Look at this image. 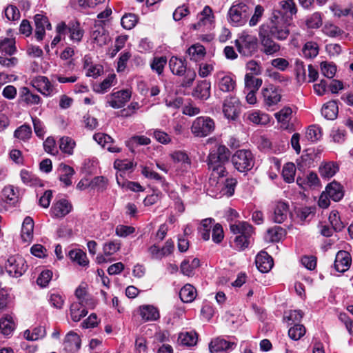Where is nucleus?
Instances as JSON below:
<instances>
[{
    "mask_svg": "<svg viewBox=\"0 0 353 353\" xmlns=\"http://www.w3.org/2000/svg\"><path fill=\"white\" fill-rule=\"evenodd\" d=\"M231 152L224 145L212 148L208 157V165L214 176L223 177L226 173L225 165L228 162Z\"/></svg>",
    "mask_w": 353,
    "mask_h": 353,
    "instance_id": "obj_1",
    "label": "nucleus"
},
{
    "mask_svg": "<svg viewBox=\"0 0 353 353\" xmlns=\"http://www.w3.org/2000/svg\"><path fill=\"white\" fill-rule=\"evenodd\" d=\"M254 8V3L250 0H236L233 2L228 11L230 23L235 26L244 25Z\"/></svg>",
    "mask_w": 353,
    "mask_h": 353,
    "instance_id": "obj_2",
    "label": "nucleus"
},
{
    "mask_svg": "<svg viewBox=\"0 0 353 353\" xmlns=\"http://www.w3.org/2000/svg\"><path fill=\"white\" fill-rule=\"evenodd\" d=\"M264 30L268 36L283 41L288 38L290 30L285 19L282 16L274 15L268 23L262 24L259 31Z\"/></svg>",
    "mask_w": 353,
    "mask_h": 353,
    "instance_id": "obj_3",
    "label": "nucleus"
},
{
    "mask_svg": "<svg viewBox=\"0 0 353 353\" xmlns=\"http://www.w3.org/2000/svg\"><path fill=\"white\" fill-rule=\"evenodd\" d=\"M231 161L234 168L241 172L250 170L254 165V158L248 150H239L232 156Z\"/></svg>",
    "mask_w": 353,
    "mask_h": 353,
    "instance_id": "obj_4",
    "label": "nucleus"
},
{
    "mask_svg": "<svg viewBox=\"0 0 353 353\" xmlns=\"http://www.w3.org/2000/svg\"><path fill=\"white\" fill-rule=\"evenodd\" d=\"M215 128L212 119L208 117H199L194 119L191 125V132L196 137H205L210 134Z\"/></svg>",
    "mask_w": 353,
    "mask_h": 353,
    "instance_id": "obj_5",
    "label": "nucleus"
},
{
    "mask_svg": "<svg viewBox=\"0 0 353 353\" xmlns=\"http://www.w3.org/2000/svg\"><path fill=\"white\" fill-rule=\"evenodd\" d=\"M214 85L223 93L233 92L236 88V83L232 74L223 70L217 71L214 74Z\"/></svg>",
    "mask_w": 353,
    "mask_h": 353,
    "instance_id": "obj_6",
    "label": "nucleus"
},
{
    "mask_svg": "<svg viewBox=\"0 0 353 353\" xmlns=\"http://www.w3.org/2000/svg\"><path fill=\"white\" fill-rule=\"evenodd\" d=\"M235 43L238 52L243 56L251 57L257 50V39L254 36L243 33Z\"/></svg>",
    "mask_w": 353,
    "mask_h": 353,
    "instance_id": "obj_7",
    "label": "nucleus"
},
{
    "mask_svg": "<svg viewBox=\"0 0 353 353\" xmlns=\"http://www.w3.org/2000/svg\"><path fill=\"white\" fill-rule=\"evenodd\" d=\"M8 273L15 277H19L24 274L27 269L25 259L20 255L10 256L5 265Z\"/></svg>",
    "mask_w": 353,
    "mask_h": 353,
    "instance_id": "obj_8",
    "label": "nucleus"
},
{
    "mask_svg": "<svg viewBox=\"0 0 353 353\" xmlns=\"http://www.w3.org/2000/svg\"><path fill=\"white\" fill-rule=\"evenodd\" d=\"M241 106L239 99L234 96L227 97L223 103V112L230 120H236L240 113Z\"/></svg>",
    "mask_w": 353,
    "mask_h": 353,
    "instance_id": "obj_9",
    "label": "nucleus"
},
{
    "mask_svg": "<svg viewBox=\"0 0 353 353\" xmlns=\"http://www.w3.org/2000/svg\"><path fill=\"white\" fill-rule=\"evenodd\" d=\"M261 51L266 55H274L281 50V46L263 30L259 32Z\"/></svg>",
    "mask_w": 353,
    "mask_h": 353,
    "instance_id": "obj_10",
    "label": "nucleus"
},
{
    "mask_svg": "<svg viewBox=\"0 0 353 353\" xmlns=\"http://www.w3.org/2000/svg\"><path fill=\"white\" fill-rule=\"evenodd\" d=\"M131 92L128 90H122L108 95L107 103L113 108L119 109L123 107L130 100Z\"/></svg>",
    "mask_w": 353,
    "mask_h": 353,
    "instance_id": "obj_11",
    "label": "nucleus"
},
{
    "mask_svg": "<svg viewBox=\"0 0 353 353\" xmlns=\"http://www.w3.org/2000/svg\"><path fill=\"white\" fill-rule=\"evenodd\" d=\"M30 83L45 97H50L54 93V85L46 77L37 76L31 80Z\"/></svg>",
    "mask_w": 353,
    "mask_h": 353,
    "instance_id": "obj_12",
    "label": "nucleus"
},
{
    "mask_svg": "<svg viewBox=\"0 0 353 353\" xmlns=\"http://www.w3.org/2000/svg\"><path fill=\"white\" fill-rule=\"evenodd\" d=\"M135 312L141 316L142 321L144 323L155 321L160 318L159 309L152 305H140Z\"/></svg>",
    "mask_w": 353,
    "mask_h": 353,
    "instance_id": "obj_13",
    "label": "nucleus"
},
{
    "mask_svg": "<svg viewBox=\"0 0 353 353\" xmlns=\"http://www.w3.org/2000/svg\"><path fill=\"white\" fill-rule=\"evenodd\" d=\"M34 21L35 24V37L38 41H42L46 35V29L51 30L52 26L48 17L41 14H35Z\"/></svg>",
    "mask_w": 353,
    "mask_h": 353,
    "instance_id": "obj_14",
    "label": "nucleus"
},
{
    "mask_svg": "<svg viewBox=\"0 0 353 353\" xmlns=\"http://www.w3.org/2000/svg\"><path fill=\"white\" fill-rule=\"evenodd\" d=\"M263 103L268 108L276 105L281 99L279 90L273 85H270L262 90Z\"/></svg>",
    "mask_w": 353,
    "mask_h": 353,
    "instance_id": "obj_15",
    "label": "nucleus"
},
{
    "mask_svg": "<svg viewBox=\"0 0 353 353\" xmlns=\"http://www.w3.org/2000/svg\"><path fill=\"white\" fill-rule=\"evenodd\" d=\"M352 264V257L350 254L345 250H340L336 253L334 263V269L343 273L350 268Z\"/></svg>",
    "mask_w": 353,
    "mask_h": 353,
    "instance_id": "obj_16",
    "label": "nucleus"
},
{
    "mask_svg": "<svg viewBox=\"0 0 353 353\" xmlns=\"http://www.w3.org/2000/svg\"><path fill=\"white\" fill-rule=\"evenodd\" d=\"M236 343L217 337L213 339L209 344V350L211 353H217L222 351H228L234 349Z\"/></svg>",
    "mask_w": 353,
    "mask_h": 353,
    "instance_id": "obj_17",
    "label": "nucleus"
},
{
    "mask_svg": "<svg viewBox=\"0 0 353 353\" xmlns=\"http://www.w3.org/2000/svg\"><path fill=\"white\" fill-rule=\"evenodd\" d=\"M255 263L258 270L261 272H268L274 265L272 258L263 251L256 255Z\"/></svg>",
    "mask_w": 353,
    "mask_h": 353,
    "instance_id": "obj_18",
    "label": "nucleus"
},
{
    "mask_svg": "<svg viewBox=\"0 0 353 353\" xmlns=\"http://www.w3.org/2000/svg\"><path fill=\"white\" fill-rule=\"evenodd\" d=\"M64 348L69 352L73 353L78 351L81 347L79 336L71 331L67 334L64 340Z\"/></svg>",
    "mask_w": 353,
    "mask_h": 353,
    "instance_id": "obj_19",
    "label": "nucleus"
},
{
    "mask_svg": "<svg viewBox=\"0 0 353 353\" xmlns=\"http://www.w3.org/2000/svg\"><path fill=\"white\" fill-rule=\"evenodd\" d=\"M231 232L239 236H245L247 237H252L254 234V228L252 225L245 221H238L234 224L230 225Z\"/></svg>",
    "mask_w": 353,
    "mask_h": 353,
    "instance_id": "obj_20",
    "label": "nucleus"
},
{
    "mask_svg": "<svg viewBox=\"0 0 353 353\" xmlns=\"http://www.w3.org/2000/svg\"><path fill=\"white\" fill-rule=\"evenodd\" d=\"M91 38L99 46L106 45L110 40L105 28L101 26H95L91 34Z\"/></svg>",
    "mask_w": 353,
    "mask_h": 353,
    "instance_id": "obj_21",
    "label": "nucleus"
},
{
    "mask_svg": "<svg viewBox=\"0 0 353 353\" xmlns=\"http://www.w3.org/2000/svg\"><path fill=\"white\" fill-rule=\"evenodd\" d=\"M210 83L204 80L199 81L193 90L194 97L201 100H207L210 97Z\"/></svg>",
    "mask_w": 353,
    "mask_h": 353,
    "instance_id": "obj_22",
    "label": "nucleus"
},
{
    "mask_svg": "<svg viewBox=\"0 0 353 353\" xmlns=\"http://www.w3.org/2000/svg\"><path fill=\"white\" fill-rule=\"evenodd\" d=\"M34 221L32 217L26 216L22 223L21 239L25 243H30L33 239Z\"/></svg>",
    "mask_w": 353,
    "mask_h": 353,
    "instance_id": "obj_23",
    "label": "nucleus"
},
{
    "mask_svg": "<svg viewBox=\"0 0 353 353\" xmlns=\"http://www.w3.org/2000/svg\"><path fill=\"white\" fill-rule=\"evenodd\" d=\"M93 138L99 145L106 148L111 152H119L121 151L119 147L112 145V138L106 134L97 133Z\"/></svg>",
    "mask_w": 353,
    "mask_h": 353,
    "instance_id": "obj_24",
    "label": "nucleus"
},
{
    "mask_svg": "<svg viewBox=\"0 0 353 353\" xmlns=\"http://www.w3.org/2000/svg\"><path fill=\"white\" fill-rule=\"evenodd\" d=\"M325 193L334 201H339L344 196L343 186L335 181L326 186Z\"/></svg>",
    "mask_w": 353,
    "mask_h": 353,
    "instance_id": "obj_25",
    "label": "nucleus"
},
{
    "mask_svg": "<svg viewBox=\"0 0 353 353\" xmlns=\"http://www.w3.org/2000/svg\"><path fill=\"white\" fill-rule=\"evenodd\" d=\"M339 170V165L334 161L323 162L319 168V172L322 178L330 179L334 176Z\"/></svg>",
    "mask_w": 353,
    "mask_h": 353,
    "instance_id": "obj_26",
    "label": "nucleus"
},
{
    "mask_svg": "<svg viewBox=\"0 0 353 353\" xmlns=\"http://www.w3.org/2000/svg\"><path fill=\"white\" fill-rule=\"evenodd\" d=\"M72 209V205L65 199H61L54 204L51 209L52 216L59 218L67 215Z\"/></svg>",
    "mask_w": 353,
    "mask_h": 353,
    "instance_id": "obj_27",
    "label": "nucleus"
},
{
    "mask_svg": "<svg viewBox=\"0 0 353 353\" xmlns=\"http://www.w3.org/2000/svg\"><path fill=\"white\" fill-rule=\"evenodd\" d=\"M169 67L171 72L178 76H183L188 69L185 61L176 57H172L169 61Z\"/></svg>",
    "mask_w": 353,
    "mask_h": 353,
    "instance_id": "obj_28",
    "label": "nucleus"
},
{
    "mask_svg": "<svg viewBox=\"0 0 353 353\" xmlns=\"http://www.w3.org/2000/svg\"><path fill=\"white\" fill-rule=\"evenodd\" d=\"M288 205L283 201H278L274 207V222L281 223L287 219L288 214Z\"/></svg>",
    "mask_w": 353,
    "mask_h": 353,
    "instance_id": "obj_29",
    "label": "nucleus"
},
{
    "mask_svg": "<svg viewBox=\"0 0 353 353\" xmlns=\"http://www.w3.org/2000/svg\"><path fill=\"white\" fill-rule=\"evenodd\" d=\"M85 305H88V303H85L83 304V301L71 304L70 316L74 322L79 321L83 317L87 315L88 311L85 307Z\"/></svg>",
    "mask_w": 353,
    "mask_h": 353,
    "instance_id": "obj_30",
    "label": "nucleus"
},
{
    "mask_svg": "<svg viewBox=\"0 0 353 353\" xmlns=\"http://www.w3.org/2000/svg\"><path fill=\"white\" fill-rule=\"evenodd\" d=\"M292 110L290 107H284L280 111L275 113L274 116L281 127L283 129H288L289 122L292 119Z\"/></svg>",
    "mask_w": 353,
    "mask_h": 353,
    "instance_id": "obj_31",
    "label": "nucleus"
},
{
    "mask_svg": "<svg viewBox=\"0 0 353 353\" xmlns=\"http://www.w3.org/2000/svg\"><path fill=\"white\" fill-rule=\"evenodd\" d=\"M15 39L12 38H3L0 39V52L4 55L12 56L17 52Z\"/></svg>",
    "mask_w": 353,
    "mask_h": 353,
    "instance_id": "obj_32",
    "label": "nucleus"
},
{
    "mask_svg": "<svg viewBox=\"0 0 353 353\" xmlns=\"http://www.w3.org/2000/svg\"><path fill=\"white\" fill-rule=\"evenodd\" d=\"M20 93L22 101L27 105H38L41 103V97L38 94L32 93L27 87H23Z\"/></svg>",
    "mask_w": 353,
    "mask_h": 353,
    "instance_id": "obj_33",
    "label": "nucleus"
},
{
    "mask_svg": "<svg viewBox=\"0 0 353 353\" xmlns=\"http://www.w3.org/2000/svg\"><path fill=\"white\" fill-rule=\"evenodd\" d=\"M248 119L253 123L266 125L270 121V116L259 110H254L248 114Z\"/></svg>",
    "mask_w": 353,
    "mask_h": 353,
    "instance_id": "obj_34",
    "label": "nucleus"
},
{
    "mask_svg": "<svg viewBox=\"0 0 353 353\" xmlns=\"http://www.w3.org/2000/svg\"><path fill=\"white\" fill-rule=\"evenodd\" d=\"M188 53L190 59L194 61H201L205 55V48L200 43H196L191 46L188 49Z\"/></svg>",
    "mask_w": 353,
    "mask_h": 353,
    "instance_id": "obj_35",
    "label": "nucleus"
},
{
    "mask_svg": "<svg viewBox=\"0 0 353 353\" xmlns=\"http://www.w3.org/2000/svg\"><path fill=\"white\" fill-rule=\"evenodd\" d=\"M196 291L194 287L190 284L184 285L179 292L181 301L184 303H191L196 298Z\"/></svg>",
    "mask_w": 353,
    "mask_h": 353,
    "instance_id": "obj_36",
    "label": "nucleus"
},
{
    "mask_svg": "<svg viewBox=\"0 0 353 353\" xmlns=\"http://www.w3.org/2000/svg\"><path fill=\"white\" fill-rule=\"evenodd\" d=\"M323 116L327 119H334L338 114V105L336 101H331L323 105L321 110Z\"/></svg>",
    "mask_w": 353,
    "mask_h": 353,
    "instance_id": "obj_37",
    "label": "nucleus"
},
{
    "mask_svg": "<svg viewBox=\"0 0 353 353\" xmlns=\"http://www.w3.org/2000/svg\"><path fill=\"white\" fill-rule=\"evenodd\" d=\"M198 339L197 334L194 332H186L180 333L178 341L183 345L194 346L196 344Z\"/></svg>",
    "mask_w": 353,
    "mask_h": 353,
    "instance_id": "obj_38",
    "label": "nucleus"
},
{
    "mask_svg": "<svg viewBox=\"0 0 353 353\" xmlns=\"http://www.w3.org/2000/svg\"><path fill=\"white\" fill-rule=\"evenodd\" d=\"M285 234V231L281 226L270 228L266 233L265 239L271 242L279 241Z\"/></svg>",
    "mask_w": 353,
    "mask_h": 353,
    "instance_id": "obj_39",
    "label": "nucleus"
},
{
    "mask_svg": "<svg viewBox=\"0 0 353 353\" xmlns=\"http://www.w3.org/2000/svg\"><path fill=\"white\" fill-rule=\"evenodd\" d=\"M15 328V323L12 317L6 315L0 320V330L3 335L8 336L12 333Z\"/></svg>",
    "mask_w": 353,
    "mask_h": 353,
    "instance_id": "obj_40",
    "label": "nucleus"
},
{
    "mask_svg": "<svg viewBox=\"0 0 353 353\" xmlns=\"http://www.w3.org/2000/svg\"><path fill=\"white\" fill-rule=\"evenodd\" d=\"M46 334V328L43 326H37L30 332L29 330H26L23 336L24 338L28 341H37L43 338Z\"/></svg>",
    "mask_w": 353,
    "mask_h": 353,
    "instance_id": "obj_41",
    "label": "nucleus"
},
{
    "mask_svg": "<svg viewBox=\"0 0 353 353\" xmlns=\"http://www.w3.org/2000/svg\"><path fill=\"white\" fill-rule=\"evenodd\" d=\"M214 18L212 10L210 7L206 6L203 8V11L199 15V22L197 24L194 25V28L196 29L197 27H200L202 25H205L208 23H211Z\"/></svg>",
    "mask_w": 353,
    "mask_h": 353,
    "instance_id": "obj_42",
    "label": "nucleus"
},
{
    "mask_svg": "<svg viewBox=\"0 0 353 353\" xmlns=\"http://www.w3.org/2000/svg\"><path fill=\"white\" fill-rule=\"evenodd\" d=\"M170 157L174 162L181 163L184 170H188L190 168L191 161L185 152L176 151L172 153Z\"/></svg>",
    "mask_w": 353,
    "mask_h": 353,
    "instance_id": "obj_43",
    "label": "nucleus"
},
{
    "mask_svg": "<svg viewBox=\"0 0 353 353\" xmlns=\"http://www.w3.org/2000/svg\"><path fill=\"white\" fill-rule=\"evenodd\" d=\"M68 32L70 33L71 40L77 42H79L81 40L84 33L80 27V24L77 22H72L69 24Z\"/></svg>",
    "mask_w": 353,
    "mask_h": 353,
    "instance_id": "obj_44",
    "label": "nucleus"
},
{
    "mask_svg": "<svg viewBox=\"0 0 353 353\" xmlns=\"http://www.w3.org/2000/svg\"><path fill=\"white\" fill-rule=\"evenodd\" d=\"M75 145V141L69 137H63L59 139V148L67 154L71 155L73 154Z\"/></svg>",
    "mask_w": 353,
    "mask_h": 353,
    "instance_id": "obj_45",
    "label": "nucleus"
},
{
    "mask_svg": "<svg viewBox=\"0 0 353 353\" xmlns=\"http://www.w3.org/2000/svg\"><path fill=\"white\" fill-rule=\"evenodd\" d=\"M319 50V46L316 42L308 41L304 45L302 52L305 58L313 59L318 55Z\"/></svg>",
    "mask_w": 353,
    "mask_h": 353,
    "instance_id": "obj_46",
    "label": "nucleus"
},
{
    "mask_svg": "<svg viewBox=\"0 0 353 353\" xmlns=\"http://www.w3.org/2000/svg\"><path fill=\"white\" fill-rule=\"evenodd\" d=\"M263 81L261 79L255 78L251 74L245 75V87L248 90L257 91L261 86Z\"/></svg>",
    "mask_w": 353,
    "mask_h": 353,
    "instance_id": "obj_47",
    "label": "nucleus"
},
{
    "mask_svg": "<svg viewBox=\"0 0 353 353\" xmlns=\"http://www.w3.org/2000/svg\"><path fill=\"white\" fill-rule=\"evenodd\" d=\"M14 136L21 141H28L32 136L31 127L28 124L21 125L15 130Z\"/></svg>",
    "mask_w": 353,
    "mask_h": 353,
    "instance_id": "obj_48",
    "label": "nucleus"
},
{
    "mask_svg": "<svg viewBox=\"0 0 353 353\" xmlns=\"http://www.w3.org/2000/svg\"><path fill=\"white\" fill-rule=\"evenodd\" d=\"M305 332L306 329L303 325L296 323L289 329L288 336L291 339L298 341L305 334Z\"/></svg>",
    "mask_w": 353,
    "mask_h": 353,
    "instance_id": "obj_49",
    "label": "nucleus"
},
{
    "mask_svg": "<svg viewBox=\"0 0 353 353\" xmlns=\"http://www.w3.org/2000/svg\"><path fill=\"white\" fill-rule=\"evenodd\" d=\"M305 137L312 142L317 141L322 137L321 128L317 125H312L309 126L306 130Z\"/></svg>",
    "mask_w": 353,
    "mask_h": 353,
    "instance_id": "obj_50",
    "label": "nucleus"
},
{
    "mask_svg": "<svg viewBox=\"0 0 353 353\" xmlns=\"http://www.w3.org/2000/svg\"><path fill=\"white\" fill-rule=\"evenodd\" d=\"M115 74L109 75L101 83L94 85L93 90L97 93H105L113 85Z\"/></svg>",
    "mask_w": 353,
    "mask_h": 353,
    "instance_id": "obj_51",
    "label": "nucleus"
},
{
    "mask_svg": "<svg viewBox=\"0 0 353 353\" xmlns=\"http://www.w3.org/2000/svg\"><path fill=\"white\" fill-rule=\"evenodd\" d=\"M108 181L103 176L94 177L90 182L89 185L92 189H97L98 191L103 192L107 188Z\"/></svg>",
    "mask_w": 353,
    "mask_h": 353,
    "instance_id": "obj_52",
    "label": "nucleus"
},
{
    "mask_svg": "<svg viewBox=\"0 0 353 353\" xmlns=\"http://www.w3.org/2000/svg\"><path fill=\"white\" fill-rule=\"evenodd\" d=\"M69 256L71 260L77 262L80 265L85 266L88 263L86 254L81 250L70 251Z\"/></svg>",
    "mask_w": 353,
    "mask_h": 353,
    "instance_id": "obj_53",
    "label": "nucleus"
},
{
    "mask_svg": "<svg viewBox=\"0 0 353 353\" xmlns=\"http://www.w3.org/2000/svg\"><path fill=\"white\" fill-rule=\"evenodd\" d=\"M296 168L293 163H286L282 171L283 179L287 183H292L294 180Z\"/></svg>",
    "mask_w": 353,
    "mask_h": 353,
    "instance_id": "obj_54",
    "label": "nucleus"
},
{
    "mask_svg": "<svg viewBox=\"0 0 353 353\" xmlns=\"http://www.w3.org/2000/svg\"><path fill=\"white\" fill-rule=\"evenodd\" d=\"M214 222V219L212 218L205 219L201 221V226L199 229V232L202 239L205 241H208L210 237V229L212 224Z\"/></svg>",
    "mask_w": 353,
    "mask_h": 353,
    "instance_id": "obj_55",
    "label": "nucleus"
},
{
    "mask_svg": "<svg viewBox=\"0 0 353 353\" xmlns=\"http://www.w3.org/2000/svg\"><path fill=\"white\" fill-rule=\"evenodd\" d=\"M121 248L119 241H110L105 243L103 247V252L105 256H111L118 252Z\"/></svg>",
    "mask_w": 353,
    "mask_h": 353,
    "instance_id": "obj_56",
    "label": "nucleus"
},
{
    "mask_svg": "<svg viewBox=\"0 0 353 353\" xmlns=\"http://www.w3.org/2000/svg\"><path fill=\"white\" fill-rule=\"evenodd\" d=\"M138 18L134 14L129 13L123 16L121 23L123 28L126 30L132 29L137 23Z\"/></svg>",
    "mask_w": 353,
    "mask_h": 353,
    "instance_id": "obj_57",
    "label": "nucleus"
},
{
    "mask_svg": "<svg viewBox=\"0 0 353 353\" xmlns=\"http://www.w3.org/2000/svg\"><path fill=\"white\" fill-rule=\"evenodd\" d=\"M323 32L330 37H342L345 32L334 24H325L323 27Z\"/></svg>",
    "mask_w": 353,
    "mask_h": 353,
    "instance_id": "obj_58",
    "label": "nucleus"
},
{
    "mask_svg": "<svg viewBox=\"0 0 353 353\" xmlns=\"http://www.w3.org/2000/svg\"><path fill=\"white\" fill-rule=\"evenodd\" d=\"M253 10L254 14L249 21V26L251 27L256 26L264 14V8L261 5L254 6Z\"/></svg>",
    "mask_w": 353,
    "mask_h": 353,
    "instance_id": "obj_59",
    "label": "nucleus"
},
{
    "mask_svg": "<svg viewBox=\"0 0 353 353\" xmlns=\"http://www.w3.org/2000/svg\"><path fill=\"white\" fill-rule=\"evenodd\" d=\"M3 195L10 201L15 202L19 196V190L13 185L6 186L3 190Z\"/></svg>",
    "mask_w": 353,
    "mask_h": 353,
    "instance_id": "obj_60",
    "label": "nucleus"
},
{
    "mask_svg": "<svg viewBox=\"0 0 353 353\" xmlns=\"http://www.w3.org/2000/svg\"><path fill=\"white\" fill-rule=\"evenodd\" d=\"M296 214L301 221H306L314 215V209L309 207L300 208L296 210Z\"/></svg>",
    "mask_w": 353,
    "mask_h": 353,
    "instance_id": "obj_61",
    "label": "nucleus"
},
{
    "mask_svg": "<svg viewBox=\"0 0 353 353\" xmlns=\"http://www.w3.org/2000/svg\"><path fill=\"white\" fill-rule=\"evenodd\" d=\"M329 221L334 231H341L344 228V224L341 221L337 212L333 211L330 214Z\"/></svg>",
    "mask_w": 353,
    "mask_h": 353,
    "instance_id": "obj_62",
    "label": "nucleus"
},
{
    "mask_svg": "<svg viewBox=\"0 0 353 353\" xmlns=\"http://www.w3.org/2000/svg\"><path fill=\"white\" fill-rule=\"evenodd\" d=\"M166 63L167 59L165 57H156L151 63V68L159 74H161Z\"/></svg>",
    "mask_w": 353,
    "mask_h": 353,
    "instance_id": "obj_63",
    "label": "nucleus"
},
{
    "mask_svg": "<svg viewBox=\"0 0 353 353\" xmlns=\"http://www.w3.org/2000/svg\"><path fill=\"white\" fill-rule=\"evenodd\" d=\"M309 28H318L322 25V18L319 12L312 14L306 21Z\"/></svg>",
    "mask_w": 353,
    "mask_h": 353,
    "instance_id": "obj_64",
    "label": "nucleus"
}]
</instances>
